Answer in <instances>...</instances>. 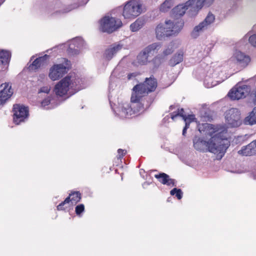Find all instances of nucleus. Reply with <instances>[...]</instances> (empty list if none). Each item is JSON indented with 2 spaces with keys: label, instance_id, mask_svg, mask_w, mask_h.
<instances>
[{
  "label": "nucleus",
  "instance_id": "1",
  "mask_svg": "<svg viewBox=\"0 0 256 256\" xmlns=\"http://www.w3.org/2000/svg\"><path fill=\"white\" fill-rule=\"evenodd\" d=\"M193 143L194 146L196 150L204 151L206 148L210 152L221 154V158L230 146L229 140L222 132L215 134L208 141L195 136L193 139Z\"/></svg>",
  "mask_w": 256,
  "mask_h": 256
},
{
  "label": "nucleus",
  "instance_id": "2",
  "mask_svg": "<svg viewBox=\"0 0 256 256\" xmlns=\"http://www.w3.org/2000/svg\"><path fill=\"white\" fill-rule=\"evenodd\" d=\"M108 100L114 114L121 118H129L133 114L142 112L149 108L154 101V98L146 95L140 98L136 102H131L132 104L126 102L123 104L121 108L116 110L112 106L110 96Z\"/></svg>",
  "mask_w": 256,
  "mask_h": 256
},
{
  "label": "nucleus",
  "instance_id": "3",
  "mask_svg": "<svg viewBox=\"0 0 256 256\" xmlns=\"http://www.w3.org/2000/svg\"><path fill=\"white\" fill-rule=\"evenodd\" d=\"M165 24L167 25L166 28L162 24H158L155 30L156 38L159 40H165L166 38L177 36L182 29L184 22L182 20H178L173 22L166 20Z\"/></svg>",
  "mask_w": 256,
  "mask_h": 256
},
{
  "label": "nucleus",
  "instance_id": "4",
  "mask_svg": "<svg viewBox=\"0 0 256 256\" xmlns=\"http://www.w3.org/2000/svg\"><path fill=\"white\" fill-rule=\"evenodd\" d=\"M72 68L71 62L64 58L62 64H54L50 69L48 76L53 81L62 78Z\"/></svg>",
  "mask_w": 256,
  "mask_h": 256
},
{
  "label": "nucleus",
  "instance_id": "5",
  "mask_svg": "<svg viewBox=\"0 0 256 256\" xmlns=\"http://www.w3.org/2000/svg\"><path fill=\"white\" fill-rule=\"evenodd\" d=\"M100 30L103 32L111 34L122 26V21L115 18L106 16L99 20Z\"/></svg>",
  "mask_w": 256,
  "mask_h": 256
},
{
  "label": "nucleus",
  "instance_id": "6",
  "mask_svg": "<svg viewBox=\"0 0 256 256\" xmlns=\"http://www.w3.org/2000/svg\"><path fill=\"white\" fill-rule=\"evenodd\" d=\"M251 91V87L243 84H238L232 88L228 94L231 100H238L246 98L249 95Z\"/></svg>",
  "mask_w": 256,
  "mask_h": 256
},
{
  "label": "nucleus",
  "instance_id": "7",
  "mask_svg": "<svg viewBox=\"0 0 256 256\" xmlns=\"http://www.w3.org/2000/svg\"><path fill=\"white\" fill-rule=\"evenodd\" d=\"M13 122L16 124H20L26 120L29 116V110L28 106L23 104H16L13 105Z\"/></svg>",
  "mask_w": 256,
  "mask_h": 256
},
{
  "label": "nucleus",
  "instance_id": "8",
  "mask_svg": "<svg viewBox=\"0 0 256 256\" xmlns=\"http://www.w3.org/2000/svg\"><path fill=\"white\" fill-rule=\"evenodd\" d=\"M142 12V4L138 2L130 0L123 8L122 15L125 18H134Z\"/></svg>",
  "mask_w": 256,
  "mask_h": 256
},
{
  "label": "nucleus",
  "instance_id": "9",
  "mask_svg": "<svg viewBox=\"0 0 256 256\" xmlns=\"http://www.w3.org/2000/svg\"><path fill=\"white\" fill-rule=\"evenodd\" d=\"M66 76H70V90L69 91L70 96L75 94L85 88L84 79L80 78L74 73L70 72Z\"/></svg>",
  "mask_w": 256,
  "mask_h": 256
},
{
  "label": "nucleus",
  "instance_id": "10",
  "mask_svg": "<svg viewBox=\"0 0 256 256\" xmlns=\"http://www.w3.org/2000/svg\"><path fill=\"white\" fill-rule=\"evenodd\" d=\"M226 121L231 128H236L241 124L240 112L238 108H232L226 112Z\"/></svg>",
  "mask_w": 256,
  "mask_h": 256
},
{
  "label": "nucleus",
  "instance_id": "11",
  "mask_svg": "<svg viewBox=\"0 0 256 256\" xmlns=\"http://www.w3.org/2000/svg\"><path fill=\"white\" fill-rule=\"evenodd\" d=\"M214 20V16L210 12L202 22L194 27L190 33L191 37L193 38H196L200 36V32L206 29L208 26L212 24Z\"/></svg>",
  "mask_w": 256,
  "mask_h": 256
},
{
  "label": "nucleus",
  "instance_id": "12",
  "mask_svg": "<svg viewBox=\"0 0 256 256\" xmlns=\"http://www.w3.org/2000/svg\"><path fill=\"white\" fill-rule=\"evenodd\" d=\"M70 76H66L55 86L54 92L56 96H62L70 90Z\"/></svg>",
  "mask_w": 256,
  "mask_h": 256
},
{
  "label": "nucleus",
  "instance_id": "13",
  "mask_svg": "<svg viewBox=\"0 0 256 256\" xmlns=\"http://www.w3.org/2000/svg\"><path fill=\"white\" fill-rule=\"evenodd\" d=\"M132 90L130 98L131 102H136L140 98L146 96V94L149 92L144 83L136 84L133 88Z\"/></svg>",
  "mask_w": 256,
  "mask_h": 256
},
{
  "label": "nucleus",
  "instance_id": "14",
  "mask_svg": "<svg viewBox=\"0 0 256 256\" xmlns=\"http://www.w3.org/2000/svg\"><path fill=\"white\" fill-rule=\"evenodd\" d=\"M214 1V0H188L186 2V4L189 6L190 10H194L196 14L204 5L208 6Z\"/></svg>",
  "mask_w": 256,
  "mask_h": 256
},
{
  "label": "nucleus",
  "instance_id": "15",
  "mask_svg": "<svg viewBox=\"0 0 256 256\" xmlns=\"http://www.w3.org/2000/svg\"><path fill=\"white\" fill-rule=\"evenodd\" d=\"M84 40L80 38H78L74 40L67 50L68 53L72 56L78 54L80 50L84 48Z\"/></svg>",
  "mask_w": 256,
  "mask_h": 256
},
{
  "label": "nucleus",
  "instance_id": "16",
  "mask_svg": "<svg viewBox=\"0 0 256 256\" xmlns=\"http://www.w3.org/2000/svg\"><path fill=\"white\" fill-rule=\"evenodd\" d=\"M154 177L164 185L172 186H176V180L174 179L171 178L169 175L164 172H160L155 174Z\"/></svg>",
  "mask_w": 256,
  "mask_h": 256
},
{
  "label": "nucleus",
  "instance_id": "17",
  "mask_svg": "<svg viewBox=\"0 0 256 256\" xmlns=\"http://www.w3.org/2000/svg\"><path fill=\"white\" fill-rule=\"evenodd\" d=\"M238 154L242 156H250L256 154V140L246 146H244L238 151Z\"/></svg>",
  "mask_w": 256,
  "mask_h": 256
},
{
  "label": "nucleus",
  "instance_id": "18",
  "mask_svg": "<svg viewBox=\"0 0 256 256\" xmlns=\"http://www.w3.org/2000/svg\"><path fill=\"white\" fill-rule=\"evenodd\" d=\"M234 58L240 64L246 66L250 60L248 56L245 54L240 51H236L234 54Z\"/></svg>",
  "mask_w": 256,
  "mask_h": 256
},
{
  "label": "nucleus",
  "instance_id": "19",
  "mask_svg": "<svg viewBox=\"0 0 256 256\" xmlns=\"http://www.w3.org/2000/svg\"><path fill=\"white\" fill-rule=\"evenodd\" d=\"M184 52L182 50H178L169 60L168 65L174 67L183 61Z\"/></svg>",
  "mask_w": 256,
  "mask_h": 256
},
{
  "label": "nucleus",
  "instance_id": "20",
  "mask_svg": "<svg viewBox=\"0 0 256 256\" xmlns=\"http://www.w3.org/2000/svg\"><path fill=\"white\" fill-rule=\"evenodd\" d=\"M189 8V6L186 4H180L174 7L172 10V14L176 18L181 17L186 12V10Z\"/></svg>",
  "mask_w": 256,
  "mask_h": 256
},
{
  "label": "nucleus",
  "instance_id": "21",
  "mask_svg": "<svg viewBox=\"0 0 256 256\" xmlns=\"http://www.w3.org/2000/svg\"><path fill=\"white\" fill-rule=\"evenodd\" d=\"M1 90L2 92V95L6 98V100H8L13 94V90L9 83L2 84L0 86V90Z\"/></svg>",
  "mask_w": 256,
  "mask_h": 256
},
{
  "label": "nucleus",
  "instance_id": "22",
  "mask_svg": "<svg viewBox=\"0 0 256 256\" xmlns=\"http://www.w3.org/2000/svg\"><path fill=\"white\" fill-rule=\"evenodd\" d=\"M144 84L149 92H152L155 90L157 86V80L152 76L149 78H146Z\"/></svg>",
  "mask_w": 256,
  "mask_h": 256
},
{
  "label": "nucleus",
  "instance_id": "23",
  "mask_svg": "<svg viewBox=\"0 0 256 256\" xmlns=\"http://www.w3.org/2000/svg\"><path fill=\"white\" fill-rule=\"evenodd\" d=\"M243 122L246 125L252 126L256 124V106L248 113V115L244 118Z\"/></svg>",
  "mask_w": 256,
  "mask_h": 256
},
{
  "label": "nucleus",
  "instance_id": "24",
  "mask_svg": "<svg viewBox=\"0 0 256 256\" xmlns=\"http://www.w3.org/2000/svg\"><path fill=\"white\" fill-rule=\"evenodd\" d=\"M171 118L174 120L176 117L180 116L182 118L184 121H186V120L190 118H194L195 116L194 114H188L186 116L184 114V109L181 108L180 109H178L177 111L174 112L170 114Z\"/></svg>",
  "mask_w": 256,
  "mask_h": 256
},
{
  "label": "nucleus",
  "instance_id": "25",
  "mask_svg": "<svg viewBox=\"0 0 256 256\" xmlns=\"http://www.w3.org/2000/svg\"><path fill=\"white\" fill-rule=\"evenodd\" d=\"M122 46L120 44L114 46L112 48L106 49L104 53V57L108 60H111L114 54L120 50Z\"/></svg>",
  "mask_w": 256,
  "mask_h": 256
},
{
  "label": "nucleus",
  "instance_id": "26",
  "mask_svg": "<svg viewBox=\"0 0 256 256\" xmlns=\"http://www.w3.org/2000/svg\"><path fill=\"white\" fill-rule=\"evenodd\" d=\"M145 24V20L142 18H138L130 25V30L132 32H136L142 28Z\"/></svg>",
  "mask_w": 256,
  "mask_h": 256
},
{
  "label": "nucleus",
  "instance_id": "27",
  "mask_svg": "<svg viewBox=\"0 0 256 256\" xmlns=\"http://www.w3.org/2000/svg\"><path fill=\"white\" fill-rule=\"evenodd\" d=\"M50 58V56L48 54H44V56H39L37 58H36L32 62L31 65L30 66V68L31 66L34 67L35 69H38L40 67V66L43 64L46 60Z\"/></svg>",
  "mask_w": 256,
  "mask_h": 256
},
{
  "label": "nucleus",
  "instance_id": "28",
  "mask_svg": "<svg viewBox=\"0 0 256 256\" xmlns=\"http://www.w3.org/2000/svg\"><path fill=\"white\" fill-rule=\"evenodd\" d=\"M11 58L10 51L2 50L0 51V59L2 64H8Z\"/></svg>",
  "mask_w": 256,
  "mask_h": 256
},
{
  "label": "nucleus",
  "instance_id": "29",
  "mask_svg": "<svg viewBox=\"0 0 256 256\" xmlns=\"http://www.w3.org/2000/svg\"><path fill=\"white\" fill-rule=\"evenodd\" d=\"M55 100H56L52 98V96H48L46 98H45L44 100H42V102H41V105L44 108H45L46 106L51 105L52 106H48V108H46V109H50L56 106H58L60 104V102H56V104L54 106H52Z\"/></svg>",
  "mask_w": 256,
  "mask_h": 256
},
{
  "label": "nucleus",
  "instance_id": "30",
  "mask_svg": "<svg viewBox=\"0 0 256 256\" xmlns=\"http://www.w3.org/2000/svg\"><path fill=\"white\" fill-rule=\"evenodd\" d=\"M148 56L144 52V51L142 50L137 56L136 60L138 63L140 65L146 64L148 62Z\"/></svg>",
  "mask_w": 256,
  "mask_h": 256
},
{
  "label": "nucleus",
  "instance_id": "31",
  "mask_svg": "<svg viewBox=\"0 0 256 256\" xmlns=\"http://www.w3.org/2000/svg\"><path fill=\"white\" fill-rule=\"evenodd\" d=\"M160 44L158 42H154L148 45L144 48L142 50L144 51V52H146V54L148 56H149L150 54H151L152 52H154L158 48H160Z\"/></svg>",
  "mask_w": 256,
  "mask_h": 256
},
{
  "label": "nucleus",
  "instance_id": "32",
  "mask_svg": "<svg viewBox=\"0 0 256 256\" xmlns=\"http://www.w3.org/2000/svg\"><path fill=\"white\" fill-rule=\"evenodd\" d=\"M160 44L158 42H154L148 45L144 48L142 50L144 51V52H146V54L148 56H149L150 54H151L152 52H154L158 48H160Z\"/></svg>",
  "mask_w": 256,
  "mask_h": 256
},
{
  "label": "nucleus",
  "instance_id": "33",
  "mask_svg": "<svg viewBox=\"0 0 256 256\" xmlns=\"http://www.w3.org/2000/svg\"><path fill=\"white\" fill-rule=\"evenodd\" d=\"M172 6V0H166L160 6V10L162 12H167Z\"/></svg>",
  "mask_w": 256,
  "mask_h": 256
},
{
  "label": "nucleus",
  "instance_id": "34",
  "mask_svg": "<svg viewBox=\"0 0 256 256\" xmlns=\"http://www.w3.org/2000/svg\"><path fill=\"white\" fill-rule=\"evenodd\" d=\"M70 194H72V196H71L72 204H76L80 202L82 197L81 194L79 191L72 192Z\"/></svg>",
  "mask_w": 256,
  "mask_h": 256
},
{
  "label": "nucleus",
  "instance_id": "35",
  "mask_svg": "<svg viewBox=\"0 0 256 256\" xmlns=\"http://www.w3.org/2000/svg\"><path fill=\"white\" fill-rule=\"evenodd\" d=\"M171 196H176L178 200H181L183 196V192L180 188H174L170 191Z\"/></svg>",
  "mask_w": 256,
  "mask_h": 256
},
{
  "label": "nucleus",
  "instance_id": "36",
  "mask_svg": "<svg viewBox=\"0 0 256 256\" xmlns=\"http://www.w3.org/2000/svg\"><path fill=\"white\" fill-rule=\"evenodd\" d=\"M212 124L208 123L200 124L198 126V130L200 133H202V132H204L205 131L206 133H207L206 131L208 130L212 129Z\"/></svg>",
  "mask_w": 256,
  "mask_h": 256
},
{
  "label": "nucleus",
  "instance_id": "37",
  "mask_svg": "<svg viewBox=\"0 0 256 256\" xmlns=\"http://www.w3.org/2000/svg\"><path fill=\"white\" fill-rule=\"evenodd\" d=\"M196 120L195 116L194 118H190L186 120V121H184L185 122V126L183 128L182 130V134L184 136H186V133L187 130L189 128L190 123L192 122H194Z\"/></svg>",
  "mask_w": 256,
  "mask_h": 256
},
{
  "label": "nucleus",
  "instance_id": "38",
  "mask_svg": "<svg viewBox=\"0 0 256 256\" xmlns=\"http://www.w3.org/2000/svg\"><path fill=\"white\" fill-rule=\"evenodd\" d=\"M84 210V204H79L76 206L75 212L77 216H80Z\"/></svg>",
  "mask_w": 256,
  "mask_h": 256
},
{
  "label": "nucleus",
  "instance_id": "39",
  "mask_svg": "<svg viewBox=\"0 0 256 256\" xmlns=\"http://www.w3.org/2000/svg\"><path fill=\"white\" fill-rule=\"evenodd\" d=\"M173 46L172 44L168 45V47L163 51L162 54L164 56H168L174 52Z\"/></svg>",
  "mask_w": 256,
  "mask_h": 256
},
{
  "label": "nucleus",
  "instance_id": "40",
  "mask_svg": "<svg viewBox=\"0 0 256 256\" xmlns=\"http://www.w3.org/2000/svg\"><path fill=\"white\" fill-rule=\"evenodd\" d=\"M126 150L119 148L118 150V155L117 156L118 159L120 160L123 158L124 156L125 155L126 153Z\"/></svg>",
  "mask_w": 256,
  "mask_h": 256
},
{
  "label": "nucleus",
  "instance_id": "41",
  "mask_svg": "<svg viewBox=\"0 0 256 256\" xmlns=\"http://www.w3.org/2000/svg\"><path fill=\"white\" fill-rule=\"evenodd\" d=\"M248 41L252 46L256 47V34L251 36L249 38Z\"/></svg>",
  "mask_w": 256,
  "mask_h": 256
},
{
  "label": "nucleus",
  "instance_id": "42",
  "mask_svg": "<svg viewBox=\"0 0 256 256\" xmlns=\"http://www.w3.org/2000/svg\"><path fill=\"white\" fill-rule=\"evenodd\" d=\"M152 63L155 68H158L162 64L158 58L154 57L152 60Z\"/></svg>",
  "mask_w": 256,
  "mask_h": 256
},
{
  "label": "nucleus",
  "instance_id": "43",
  "mask_svg": "<svg viewBox=\"0 0 256 256\" xmlns=\"http://www.w3.org/2000/svg\"><path fill=\"white\" fill-rule=\"evenodd\" d=\"M2 92L0 90V106H3L6 102L8 100H6V98L4 96L2 95Z\"/></svg>",
  "mask_w": 256,
  "mask_h": 256
},
{
  "label": "nucleus",
  "instance_id": "44",
  "mask_svg": "<svg viewBox=\"0 0 256 256\" xmlns=\"http://www.w3.org/2000/svg\"><path fill=\"white\" fill-rule=\"evenodd\" d=\"M50 91V88L48 86H43L38 91V92H44L46 94H48Z\"/></svg>",
  "mask_w": 256,
  "mask_h": 256
},
{
  "label": "nucleus",
  "instance_id": "45",
  "mask_svg": "<svg viewBox=\"0 0 256 256\" xmlns=\"http://www.w3.org/2000/svg\"><path fill=\"white\" fill-rule=\"evenodd\" d=\"M156 58H158L161 63H163L166 60V56H164V54H158L155 56Z\"/></svg>",
  "mask_w": 256,
  "mask_h": 256
},
{
  "label": "nucleus",
  "instance_id": "46",
  "mask_svg": "<svg viewBox=\"0 0 256 256\" xmlns=\"http://www.w3.org/2000/svg\"><path fill=\"white\" fill-rule=\"evenodd\" d=\"M72 196V194H69V196L66 198V199L62 201V202L66 204H68L70 202H72V200L71 198V196Z\"/></svg>",
  "mask_w": 256,
  "mask_h": 256
},
{
  "label": "nucleus",
  "instance_id": "47",
  "mask_svg": "<svg viewBox=\"0 0 256 256\" xmlns=\"http://www.w3.org/2000/svg\"><path fill=\"white\" fill-rule=\"evenodd\" d=\"M138 75V72H132V73H130L129 74H128V80H130L132 79V78H136L137 76Z\"/></svg>",
  "mask_w": 256,
  "mask_h": 256
},
{
  "label": "nucleus",
  "instance_id": "48",
  "mask_svg": "<svg viewBox=\"0 0 256 256\" xmlns=\"http://www.w3.org/2000/svg\"><path fill=\"white\" fill-rule=\"evenodd\" d=\"M65 204L62 202L57 206V210H65L64 206Z\"/></svg>",
  "mask_w": 256,
  "mask_h": 256
},
{
  "label": "nucleus",
  "instance_id": "49",
  "mask_svg": "<svg viewBox=\"0 0 256 256\" xmlns=\"http://www.w3.org/2000/svg\"><path fill=\"white\" fill-rule=\"evenodd\" d=\"M146 173V172L143 169H140V175L141 176H142L143 178H144V174Z\"/></svg>",
  "mask_w": 256,
  "mask_h": 256
},
{
  "label": "nucleus",
  "instance_id": "50",
  "mask_svg": "<svg viewBox=\"0 0 256 256\" xmlns=\"http://www.w3.org/2000/svg\"><path fill=\"white\" fill-rule=\"evenodd\" d=\"M174 108H175V107H174V105H171V106H170V110H173Z\"/></svg>",
  "mask_w": 256,
  "mask_h": 256
},
{
  "label": "nucleus",
  "instance_id": "51",
  "mask_svg": "<svg viewBox=\"0 0 256 256\" xmlns=\"http://www.w3.org/2000/svg\"><path fill=\"white\" fill-rule=\"evenodd\" d=\"M6 0H0V6Z\"/></svg>",
  "mask_w": 256,
  "mask_h": 256
},
{
  "label": "nucleus",
  "instance_id": "52",
  "mask_svg": "<svg viewBox=\"0 0 256 256\" xmlns=\"http://www.w3.org/2000/svg\"><path fill=\"white\" fill-rule=\"evenodd\" d=\"M58 12H59V11H56V14H57V13H58Z\"/></svg>",
  "mask_w": 256,
  "mask_h": 256
},
{
  "label": "nucleus",
  "instance_id": "53",
  "mask_svg": "<svg viewBox=\"0 0 256 256\" xmlns=\"http://www.w3.org/2000/svg\"><path fill=\"white\" fill-rule=\"evenodd\" d=\"M88 0H86V2H88Z\"/></svg>",
  "mask_w": 256,
  "mask_h": 256
}]
</instances>
